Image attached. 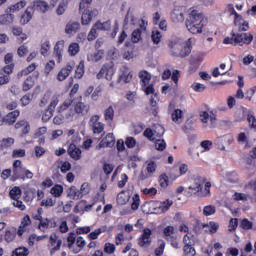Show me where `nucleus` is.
Masks as SVG:
<instances>
[{
	"mask_svg": "<svg viewBox=\"0 0 256 256\" xmlns=\"http://www.w3.org/2000/svg\"><path fill=\"white\" fill-rule=\"evenodd\" d=\"M235 27H238V32H231V37H225L223 39L224 45H239L243 47V45H251L253 41V34L247 33L245 31H249V22L243 19L241 16L238 19H234Z\"/></svg>",
	"mask_w": 256,
	"mask_h": 256,
	"instance_id": "1",
	"label": "nucleus"
},
{
	"mask_svg": "<svg viewBox=\"0 0 256 256\" xmlns=\"http://www.w3.org/2000/svg\"><path fill=\"white\" fill-rule=\"evenodd\" d=\"M203 27H205L203 14L197 10H192L186 20V28L192 35H199V33H203Z\"/></svg>",
	"mask_w": 256,
	"mask_h": 256,
	"instance_id": "2",
	"label": "nucleus"
},
{
	"mask_svg": "<svg viewBox=\"0 0 256 256\" xmlns=\"http://www.w3.org/2000/svg\"><path fill=\"white\" fill-rule=\"evenodd\" d=\"M34 174L29 169L23 166L21 160H15L12 164V176L11 181L15 182L18 180L26 181V179H33Z\"/></svg>",
	"mask_w": 256,
	"mask_h": 256,
	"instance_id": "3",
	"label": "nucleus"
},
{
	"mask_svg": "<svg viewBox=\"0 0 256 256\" xmlns=\"http://www.w3.org/2000/svg\"><path fill=\"white\" fill-rule=\"evenodd\" d=\"M5 66L0 70V85H7L11 81V75L15 70V63L13 62V53H7L4 56Z\"/></svg>",
	"mask_w": 256,
	"mask_h": 256,
	"instance_id": "4",
	"label": "nucleus"
},
{
	"mask_svg": "<svg viewBox=\"0 0 256 256\" xmlns=\"http://www.w3.org/2000/svg\"><path fill=\"white\" fill-rule=\"evenodd\" d=\"M168 47H170L173 57H181L182 59L189 57L193 49L191 46V40H188L184 45L171 41L169 42Z\"/></svg>",
	"mask_w": 256,
	"mask_h": 256,
	"instance_id": "5",
	"label": "nucleus"
},
{
	"mask_svg": "<svg viewBox=\"0 0 256 256\" xmlns=\"http://www.w3.org/2000/svg\"><path fill=\"white\" fill-rule=\"evenodd\" d=\"M61 247H63V238H61V236L55 232L51 233L47 243L49 254L51 256L55 255V253H57Z\"/></svg>",
	"mask_w": 256,
	"mask_h": 256,
	"instance_id": "6",
	"label": "nucleus"
},
{
	"mask_svg": "<svg viewBox=\"0 0 256 256\" xmlns=\"http://www.w3.org/2000/svg\"><path fill=\"white\" fill-rule=\"evenodd\" d=\"M113 75H115V64L113 62H108L103 64L99 73L96 75L97 79H105L107 81H112Z\"/></svg>",
	"mask_w": 256,
	"mask_h": 256,
	"instance_id": "7",
	"label": "nucleus"
},
{
	"mask_svg": "<svg viewBox=\"0 0 256 256\" xmlns=\"http://www.w3.org/2000/svg\"><path fill=\"white\" fill-rule=\"evenodd\" d=\"M101 117L97 114L92 115L89 120V127L94 135L105 133V124L100 121Z\"/></svg>",
	"mask_w": 256,
	"mask_h": 256,
	"instance_id": "8",
	"label": "nucleus"
},
{
	"mask_svg": "<svg viewBox=\"0 0 256 256\" xmlns=\"http://www.w3.org/2000/svg\"><path fill=\"white\" fill-rule=\"evenodd\" d=\"M59 105V95H53L51 97V101L47 107V109L42 114V121L43 123H47L51 117H53V114L55 113V108Z\"/></svg>",
	"mask_w": 256,
	"mask_h": 256,
	"instance_id": "9",
	"label": "nucleus"
},
{
	"mask_svg": "<svg viewBox=\"0 0 256 256\" xmlns=\"http://www.w3.org/2000/svg\"><path fill=\"white\" fill-rule=\"evenodd\" d=\"M207 181V178L197 176L194 178V184L193 186H189V191L186 194V197H191L192 195H198V193H201L203 191V185H205V182Z\"/></svg>",
	"mask_w": 256,
	"mask_h": 256,
	"instance_id": "10",
	"label": "nucleus"
},
{
	"mask_svg": "<svg viewBox=\"0 0 256 256\" xmlns=\"http://www.w3.org/2000/svg\"><path fill=\"white\" fill-rule=\"evenodd\" d=\"M183 251H184V256H194L197 255V251H195V240L193 235H184L183 237Z\"/></svg>",
	"mask_w": 256,
	"mask_h": 256,
	"instance_id": "11",
	"label": "nucleus"
},
{
	"mask_svg": "<svg viewBox=\"0 0 256 256\" xmlns=\"http://www.w3.org/2000/svg\"><path fill=\"white\" fill-rule=\"evenodd\" d=\"M71 105H73V99L65 100L58 108L57 113L60 115H64L66 119H73L75 113L71 109Z\"/></svg>",
	"mask_w": 256,
	"mask_h": 256,
	"instance_id": "12",
	"label": "nucleus"
},
{
	"mask_svg": "<svg viewBox=\"0 0 256 256\" xmlns=\"http://www.w3.org/2000/svg\"><path fill=\"white\" fill-rule=\"evenodd\" d=\"M75 69V62H68L64 67L60 69V71L57 74V79L59 81H65L71 73H73V70Z\"/></svg>",
	"mask_w": 256,
	"mask_h": 256,
	"instance_id": "13",
	"label": "nucleus"
},
{
	"mask_svg": "<svg viewBox=\"0 0 256 256\" xmlns=\"http://www.w3.org/2000/svg\"><path fill=\"white\" fill-rule=\"evenodd\" d=\"M151 235H153V232L149 228H144L142 235L138 239V245L140 247H149L152 243Z\"/></svg>",
	"mask_w": 256,
	"mask_h": 256,
	"instance_id": "14",
	"label": "nucleus"
},
{
	"mask_svg": "<svg viewBox=\"0 0 256 256\" xmlns=\"http://www.w3.org/2000/svg\"><path fill=\"white\" fill-rule=\"evenodd\" d=\"M55 227H57V220H55V218H43L38 224V229L43 231V233H45L47 229H55Z\"/></svg>",
	"mask_w": 256,
	"mask_h": 256,
	"instance_id": "15",
	"label": "nucleus"
},
{
	"mask_svg": "<svg viewBox=\"0 0 256 256\" xmlns=\"http://www.w3.org/2000/svg\"><path fill=\"white\" fill-rule=\"evenodd\" d=\"M91 110V106L89 104H85L82 101L76 102L74 105V113L79 117H85Z\"/></svg>",
	"mask_w": 256,
	"mask_h": 256,
	"instance_id": "16",
	"label": "nucleus"
},
{
	"mask_svg": "<svg viewBox=\"0 0 256 256\" xmlns=\"http://www.w3.org/2000/svg\"><path fill=\"white\" fill-rule=\"evenodd\" d=\"M65 49V41L60 40L56 42L53 51V57L56 58L57 63H61L63 61V51Z\"/></svg>",
	"mask_w": 256,
	"mask_h": 256,
	"instance_id": "17",
	"label": "nucleus"
},
{
	"mask_svg": "<svg viewBox=\"0 0 256 256\" xmlns=\"http://www.w3.org/2000/svg\"><path fill=\"white\" fill-rule=\"evenodd\" d=\"M143 31H147V26H145L144 20L141 21L139 28L135 29L132 32L131 39H132L133 43H139L141 41V35H142Z\"/></svg>",
	"mask_w": 256,
	"mask_h": 256,
	"instance_id": "18",
	"label": "nucleus"
},
{
	"mask_svg": "<svg viewBox=\"0 0 256 256\" xmlns=\"http://www.w3.org/2000/svg\"><path fill=\"white\" fill-rule=\"evenodd\" d=\"M32 11H39L40 13H47L49 11V3L43 0H36L30 7Z\"/></svg>",
	"mask_w": 256,
	"mask_h": 256,
	"instance_id": "19",
	"label": "nucleus"
},
{
	"mask_svg": "<svg viewBox=\"0 0 256 256\" xmlns=\"http://www.w3.org/2000/svg\"><path fill=\"white\" fill-rule=\"evenodd\" d=\"M31 225V217L26 214L20 223V226L18 227L17 236L23 237V234L27 231V228Z\"/></svg>",
	"mask_w": 256,
	"mask_h": 256,
	"instance_id": "20",
	"label": "nucleus"
},
{
	"mask_svg": "<svg viewBox=\"0 0 256 256\" xmlns=\"http://www.w3.org/2000/svg\"><path fill=\"white\" fill-rule=\"evenodd\" d=\"M21 115V112L19 110H14L12 112H9L4 116V125H15L17 122V118Z\"/></svg>",
	"mask_w": 256,
	"mask_h": 256,
	"instance_id": "21",
	"label": "nucleus"
},
{
	"mask_svg": "<svg viewBox=\"0 0 256 256\" xmlns=\"http://www.w3.org/2000/svg\"><path fill=\"white\" fill-rule=\"evenodd\" d=\"M67 153L71 159H74V161H79V159H81V149L73 143L69 145Z\"/></svg>",
	"mask_w": 256,
	"mask_h": 256,
	"instance_id": "22",
	"label": "nucleus"
},
{
	"mask_svg": "<svg viewBox=\"0 0 256 256\" xmlns=\"http://www.w3.org/2000/svg\"><path fill=\"white\" fill-rule=\"evenodd\" d=\"M115 145V136L113 133H108L99 143L100 149L105 147H113Z\"/></svg>",
	"mask_w": 256,
	"mask_h": 256,
	"instance_id": "23",
	"label": "nucleus"
},
{
	"mask_svg": "<svg viewBox=\"0 0 256 256\" xmlns=\"http://www.w3.org/2000/svg\"><path fill=\"white\" fill-rule=\"evenodd\" d=\"M17 228L16 227H8L4 234V239L6 243H12V241H15V237H17Z\"/></svg>",
	"mask_w": 256,
	"mask_h": 256,
	"instance_id": "24",
	"label": "nucleus"
},
{
	"mask_svg": "<svg viewBox=\"0 0 256 256\" xmlns=\"http://www.w3.org/2000/svg\"><path fill=\"white\" fill-rule=\"evenodd\" d=\"M81 29V24L79 22L70 21L66 24L65 33L67 35H73V33L78 32Z\"/></svg>",
	"mask_w": 256,
	"mask_h": 256,
	"instance_id": "25",
	"label": "nucleus"
},
{
	"mask_svg": "<svg viewBox=\"0 0 256 256\" xmlns=\"http://www.w3.org/2000/svg\"><path fill=\"white\" fill-rule=\"evenodd\" d=\"M27 6V1L25 0H21L19 2H17L16 4H13L11 6H9L5 13H16V11H21V9H25V7Z\"/></svg>",
	"mask_w": 256,
	"mask_h": 256,
	"instance_id": "26",
	"label": "nucleus"
},
{
	"mask_svg": "<svg viewBox=\"0 0 256 256\" xmlns=\"http://www.w3.org/2000/svg\"><path fill=\"white\" fill-rule=\"evenodd\" d=\"M105 57V50L100 49L96 52L87 56L88 61H92V63H99Z\"/></svg>",
	"mask_w": 256,
	"mask_h": 256,
	"instance_id": "27",
	"label": "nucleus"
},
{
	"mask_svg": "<svg viewBox=\"0 0 256 256\" xmlns=\"http://www.w3.org/2000/svg\"><path fill=\"white\" fill-rule=\"evenodd\" d=\"M15 21V15L12 12H6L0 15V25H11Z\"/></svg>",
	"mask_w": 256,
	"mask_h": 256,
	"instance_id": "28",
	"label": "nucleus"
},
{
	"mask_svg": "<svg viewBox=\"0 0 256 256\" xmlns=\"http://www.w3.org/2000/svg\"><path fill=\"white\" fill-rule=\"evenodd\" d=\"M15 129H22V135H27L31 131V125L27 120H20L15 124Z\"/></svg>",
	"mask_w": 256,
	"mask_h": 256,
	"instance_id": "29",
	"label": "nucleus"
},
{
	"mask_svg": "<svg viewBox=\"0 0 256 256\" xmlns=\"http://www.w3.org/2000/svg\"><path fill=\"white\" fill-rule=\"evenodd\" d=\"M12 34L15 37H19L20 43H23V41H27V34L23 33V28L21 26H14L12 27Z\"/></svg>",
	"mask_w": 256,
	"mask_h": 256,
	"instance_id": "30",
	"label": "nucleus"
},
{
	"mask_svg": "<svg viewBox=\"0 0 256 256\" xmlns=\"http://www.w3.org/2000/svg\"><path fill=\"white\" fill-rule=\"evenodd\" d=\"M82 17H81V24L82 25H89L91 21H93V14L89 9L85 8L82 9Z\"/></svg>",
	"mask_w": 256,
	"mask_h": 256,
	"instance_id": "31",
	"label": "nucleus"
},
{
	"mask_svg": "<svg viewBox=\"0 0 256 256\" xmlns=\"http://www.w3.org/2000/svg\"><path fill=\"white\" fill-rule=\"evenodd\" d=\"M120 70H121L120 79H122L124 83H129L131 79H133V75L129 71V67L122 66Z\"/></svg>",
	"mask_w": 256,
	"mask_h": 256,
	"instance_id": "32",
	"label": "nucleus"
},
{
	"mask_svg": "<svg viewBox=\"0 0 256 256\" xmlns=\"http://www.w3.org/2000/svg\"><path fill=\"white\" fill-rule=\"evenodd\" d=\"M32 8L28 7L25 12L21 15L20 18V23L21 25H27V23H29V21H31V19H33V14L31 13Z\"/></svg>",
	"mask_w": 256,
	"mask_h": 256,
	"instance_id": "33",
	"label": "nucleus"
},
{
	"mask_svg": "<svg viewBox=\"0 0 256 256\" xmlns=\"http://www.w3.org/2000/svg\"><path fill=\"white\" fill-rule=\"evenodd\" d=\"M142 91H144L145 95H153V99L159 100V95L155 93V86L153 84L142 86Z\"/></svg>",
	"mask_w": 256,
	"mask_h": 256,
	"instance_id": "34",
	"label": "nucleus"
},
{
	"mask_svg": "<svg viewBox=\"0 0 256 256\" xmlns=\"http://www.w3.org/2000/svg\"><path fill=\"white\" fill-rule=\"evenodd\" d=\"M68 197H70V199H74V201H77L83 196L81 194V190L77 189L75 186H71L68 190Z\"/></svg>",
	"mask_w": 256,
	"mask_h": 256,
	"instance_id": "35",
	"label": "nucleus"
},
{
	"mask_svg": "<svg viewBox=\"0 0 256 256\" xmlns=\"http://www.w3.org/2000/svg\"><path fill=\"white\" fill-rule=\"evenodd\" d=\"M171 19L174 23H183L185 21V14L180 10H173L171 13Z\"/></svg>",
	"mask_w": 256,
	"mask_h": 256,
	"instance_id": "36",
	"label": "nucleus"
},
{
	"mask_svg": "<svg viewBox=\"0 0 256 256\" xmlns=\"http://www.w3.org/2000/svg\"><path fill=\"white\" fill-rule=\"evenodd\" d=\"M83 75H85V61L81 60L75 70L74 77L75 79H83Z\"/></svg>",
	"mask_w": 256,
	"mask_h": 256,
	"instance_id": "37",
	"label": "nucleus"
},
{
	"mask_svg": "<svg viewBox=\"0 0 256 256\" xmlns=\"http://www.w3.org/2000/svg\"><path fill=\"white\" fill-rule=\"evenodd\" d=\"M22 193L23 192L21 191V188L19 186H14L9 192L10 199H12L13 201L21 199Z\"/></svg>",
	"mask_w": 256,
	"mask_h": 256,
	"instance_id": "38",
	"label": "nucleus"
},
{
	"mask_svg": "<svg viewBox=\"0 0 256 256\" xmlns=\"http://www.w3.org/2000/svg\"><path fill=\"white\" fill-rule=\"evenodd\" d=\"M35 69H37V63L30 64L28 67H26L25 69H23L18 73V78L27 77V75H29L30 73H33Z\"/></svg>",
	"mask_w": 256,
	"mask_h": 256,
	"instance_id": "39",
	"label": "nucleus"
},
{
	"mask_svg": "<svg viewBox=\"0 0 256 256\" xmlns=\"http://www.w3.org/2000/svg\"><path fill=\"white\" fill-rule=\"evenodd\" d=\"M117 203L118 205H127V203H129V195H127V192H125V190H122L117 195Z\"/></svg>",
	"mask_w": 256,
	"mask_h": 256,
	"instance_id": "40",
	"label": "nucleus"
},
{
	"mask_svg": "<svg viewBox=\"0 0 256 256\" xmlns=\"http://www.w3.org/2000/svg\"><path fill=\"white\" fill-rule=\"evenodd\" d=\"M98 31H110L111 30V20L105 21V22H101L100 20H98L95 23Z\"/></svg>",
	"mask_w": 256,
	"mask_h": 256,
	"instance_id": "41",
	"label": "nucleus"
},
{
	"mask_svg": "<svg viewBox=\"0 0 256 256\" xmlns=\"http://www.w3.org/2000/svg\"><path fill=\"white\" fill-rule=\"evenodd\" d=\"M35 86V80L33 79V76H28L26 78V81H24L22 85V89L24 92L30 91V89H33Z\"/></svg>",
	"mask_w": 256,
	"mask_h": 256,
	"instance_id": "42",
	"label": "nucleus"
},
{
	"mask_svg": "<svg viewBox=\"0 0 256 256\" xmlns=\"http://www.w3.org/2000/svg\"><path fill=\"white\" fill-rule=\"evenodd\" d=\"M158 183L162 189L169 187V176L167 173H162L158 178Z\"/></svg>",
	"mask_w": 256,
	"mask_h": 256,
	"instance_id": "43",
	"label": "nucleus"
},
{
	"mask_svg": "<svg viewBox=\"0 0 256 256\" xmlns=\"http://www.w3.org/2000/svg\"><path fill=\"white\" fill-rule=\"evenodd\" d=\"M76 245L78 249H74L73 253H80V251H83V249H85V245H87V242L85 241V238H83L82 236H78L76 238Z\"/></svg>",
	"mask_w": 256,
	"mask_h": 256,
	"instance_id": "44",
	"label": "nucleus"
},
{
	"mask_svg": "<svg viewBox=\"0 0 256 256\" xmlns=\"http://www.w3.org/2000/svg\"><path fill=\"white\" fill-rule=\"evenodd\" d=\"M178 174H175L174 176H170L171 179H179V177H182V175H187V171H189V166L187 164H180Z\"/></svg>",
	"mask_w": 256,
	"mask_h": 256,
	"instance_id": "45",
	"label": "nucleus"
},
{
	"mask_svg": "<svg viewBox=\"0 0 256 256\" xmlns=\"http://www.w3.org/2000/svg\"><path fill=\"white\" fill-rule=\"evenodd\" d=\"M139 77L142 81L141 87H145V85H149V82L151 81V74L147 71H141L139 73Z\"/></svg>",
	"mask_w": 256,
	"mask_h": 256,
	"instance_id": "46",
	"label": "nucleus"
},
{
	"mask_svg": "<svg viewBox=\"0 0 256 256\" xmlns=\"http://www.w3.org/2000/svg\"><path fill=\"white\" fill-rule=\"evenodd\" d=\"M104 119L105 121H113L115 119V109H113V106H109L105 111H104Z\"/></svg>",
	"mask_w": 256,
	"mask_h": 256,
	"instance_id": "47",
	"label": "nucleus"
},
{
	"mask_svg": "<svg viewBox=\"0 0 256 256\" xmlns=\"http://www.w3.org/2000/svg\"><path fill=\"white\" fill-rule=\"evenodd\" d=\"M66 240H67L68 249H73V246L75 245V242L77 241V233H75V232L68 233Z\"/></svg>",
	"mask_w": 256,
	"mask_h": 256,
	"instance_id": "48",
	"label": "nucleus"
},
{
	"mask_svg": "<svg viewBox=\"0 0 256 256\" xmlns=\"http://www.w3.org/2000/svg\"><path fill=\"white\" fill-rule=\"evenodd\" d=\"M12 256H28L29 248L27 247H18L11 253Z\"/></svg>",
	"mask_w": 256,
	"mask_h": 256,
	"instance_id": "49",
	"label": "nucleus"
},
{
	"mask_svg": "<svg viewBox=\"0 0 256 256\" xmlns=\"http://www.w3.org/2000/svg\"><path fill=\"white\" fill-rule=\"evenodd\" d=\"M50 193L53 197H61L63 195V186L61 184H55L51 188Z\"/></svg>",
	"mask_w": 256,
	"mask_h": 256,
	"instance_id": "50",
	"label": "nucleus"
},
{
	"mask_svg": "<svg viewBox=\"0 0 256 256\" xmlns=\"http://www.w3.org/2000/svg\"><path fill=\"white\" fill-rule=\"evenodd\" d=\"M183 117V110L175 109L171 113V119L174 123H181L180 119Z\"/></svg>",
	"mask_w": 256,
	"mask_h": 256,
	"instance_id": "51",
	"label": "nucleus"
},
{
	"mask_svg": "<svg viewBox=\"0 0 256 256\" xmlns=\"http://www.w3.org/2000/svg\"><path fill=\"white\" fill-rule=\"evenodd\" d=\"M14 144H15V139L9 137V138L2 139V142L0 145L3 151V149H9L10 147H13Z\"/></svg>",
	"mask_w": 256,
	"mask_h": 256,
	"instance_id": "52",
	"label": "nucleus"
},
{
	"mask_svg": "<svg viewBox=\"0 0 256 256\" xmlns=\"http://www.w3.org/2000/svg\"><path fill=\"white\" fill-rule=\"evenodd\" d=\"M79 51H80V47L77 42L71 43L68 47V53H69V55H71V57H75V55H77V53H79Z\"/></svg>",
	"mask_w": 256,
	"mask_h": 256,
	"instance_id": "53",
	"label": "nucleus"
},
{
	"mask_svg": "<svg viewBox=\"0 0 256 256\" xmlns=\"http://www.w3.org/2000/svg\"><path fill=\"white\" fill-rule=\"evenodd\" d=\"M99 29L96 27V24H94L90 30V32L87 35V40L88 41H95L97 37H99V34L97 33Z\"/></svg>",
	"mask_w": 256,
	"mask_h": 256,
	"instance_id": "54",
	"label": "nucleus"
},
{
	"mask_svg": "<svg viewBox=\"0 0 256 256\" xmlns=\"http://www.w3.org/2000/svg\"><path fill=\"white\" fill-rule=\"evenodd\" d=\"M172 206H173V200L171 199H166L165 201L160 203V209L162 213H167V211H169V209H171Z\"/></svg>",
	"mask_w": 256,
	"mask_h": 256,
	"instance_id": "55",
	"label": "nucleus"
},
{
	"mask_svg": "<svg viewBox=\"0 0 256 256\" xmlns=\"http://www.w3.org/2000/svg\"><path fill=\"white\" fill-rule=\"evenodd\" d=\"M36 193L37 191L35 190V188L29 189L24 193V201H26V203H29V201H33V199H35Z\"/></svg>",
	"mask_w": 256,
	"mask_h": 256,
	"instance_id": "56",
	"label": "nucleus"
},
{
	"mask_svg": "<svg viewBox=\"0 0 256 256\" xmlns=\"http://www.w3.org/2000/svg\"><path fill=\"white\" fill-rule=\"evenodd\" d=\"M162 37H163V35L161 34V32L159 30L152 31L151 39L155 45H159V43H161Z\"/></svg>",
	"mask_w": 256,
	"mask_h": 256,
	"instance_id": "57",
	"label": "nucleus"
},
{
	"mask_svg": "<svg viewBox=\"0 0 256 256\" xmlns=\"http://www.w3.org/2000/svg\"><path fill=\"white\" fill-rule=\"evenodd\" d=\"M139 205H141V197L139 194H134L132 197L131 209L133 211H137V209H139Z\"/></svg>",
	"mask_w": 256,
	"mask_h": 256,
	"instance_id": "58",
	"label": "nucleus"
},
{
	"mask_svg": "<svg viewBox=\"0 0 256 256\" xmlns=\"http://www.w3.org/2000/svg\"><path fill=\"white\" fill-rule=\"evenodd\" d=\"M163 235H164V239H169L170 237L175 236V227H173V226H166L163 229Z\"/></svg>",
	"mask_w": 256,
	"mask_h": 256,
	"instance_id": "59",
	"label": "nucleus"
},
{
	"mask_svg": "<svg viewBox=\"0 0 256 256\" xmlns=\"http://www.w3.org/2000/svg\"><path fill=\"white\" fill-rule=\"evenodd\" d=\"M51 49V43L49 40H46L40 48V53L43 55V57H47V54L49 53V50Z\"/></svg>",
	"mask_w": 256,
	"mask_h": 256,
	"instance_id": "60",
	"label": "nucleus"
},
{
	"mask_svg": "<svg viewBox=\"0 0 256 256\" xmlns=\"http://www.w3.org/2000/svg\"><path fill=\"white\" fill-rule=\"evenodd\" d=\"M53 69H55V60H50L45 64V67H44V74L46 75V77L50 75Z\"/></svg>",
	"mask_w": 256,
	"mask_h": 256,
	"instance_id": "61",
	"label": "nucleus"
},
{
	"mask_svg": "<svg viewBox=\"0 0 256 256\" xmlns=\"http://www.w3.org/2000/svg\"><path fill=\"white\" fill-rule=\"evenodd\" d=\"M241 229H244V231H249V229H253V222L249 221V219L244 218L240 222Z\"/></svg>",
	"mask_w": 256,
	"mask_h": 256,
	"instance_id": "62",
	"label": "nucleus"
},
{
	"mask_svg": "<svg viewBox=\"0 0 256 256\" xmlns=\"http://www.w3.org/2000/svg\"><path fill=\"white\" fill-rule=\"evenodd\" d=\"M87 205L86 200H81L74 208V213H85V207Z\"/></svg>",
	"mask_w": 256,
	"mask_h": 256,
	"instance_id": "63",
	"label": "nucleus"
},
{
	"mask_svg": "<svg viewBox=\"0 0 256 256\" xmlns=\"http://www.w3.org/2000/svg\"><path fill=\"white\" fill-rule=\"evenodd\" d=\"M159 247H157L155 250H154V253L156 256H161L163 255V253H165V241L164 240H159Z\"/></svg>",
	"mask_w": 256,
	"mask_h": 256,
	"instance_id": "64",
	"label": "nucleus"
}]
</instances>
